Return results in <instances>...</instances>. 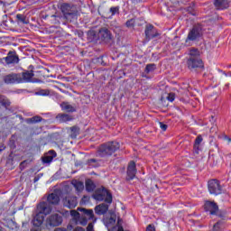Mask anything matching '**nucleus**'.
Returning a JSON list of instances; mask_svg holds the SVG:
<instances>
[{
  "mask_svg": "<svg viewBox=\"0 0 231 231\" xmlns=\"http://www.w3.org/2000/svg\"><path fill=\"white\" fill-rule=\"evenodd\" d=\"M6 64H19V56L15 51H9L7 57L4 58Z\"/></svg>",
  "mask_w": 231,
  "mask_h": 231,
  "instance_id": "15",
  "label": "nucleus"
},
{
  "mask_svg": "<svg viewBox=\"0 0 231 231\" xmlns=\"http://www.w3.org/2000/svg\"><path fill=\"white\" fill-rule=\"evenodd\" d=\"M189 59H199V51L196 48L189 49Z\"/></svg>",
  "mask_w": 231,
  "mask_h": 231,
  "instance_id": "29",
  "label": "nucleus"
},
{
  "mask_svg": "<svg viewBox=\"0 0 231 231\" xmlns=\"http://www.w3.org/2000/svg\"><path fill=\"white\" fill-rule=\"evenodd\" d=\"M51 17H54V18H56V19H62L61 16H57V15H55V14H53Z\"/></svg>",
  "mask_w": 231,
  "mask_h": 231,
  "instance_id": "47",
  "label": "nucleus"
},
{
  "mask_svg": "<svg viewBox=\"0 0 231 231\" xmlns=\"http://www.w3.org/2000/svg\"><path fill=\"white\" fill-rule=\"evenodd\" d=\"M60 190L57 189L47 197V203L49 205H59L60 203Z\"/></svg>",
  "mask_w": 231,
  "mask_h": 231,
  "instance_id": "11",
  "label": "nucleus"
},
{
  "mask_svg": "<svg viewBox=\"0 0 231 231\" xmlns=\"http://www.w3.org/2000/svg\"><path fill=\"white\" fill-rule=\"evenodd\" d=\"M62 202L64 207H67L68 208H75V207L79 205V201L75 196H67L63 199Z\"/></svg>",
  "mask_w": 231,
  "mask_h": 231,
  "instance_id": "13",
  "label": "nucleus"
},
{
  "mask_svg": "<svg viewBox=\"0 0 231 231\" xmlns=\"http://www.w3.org/2000/svg\"><path fill=\"white\" fill-rule=\"evenodd\" d=\"M48 226H60L62 225V216L58 213L52 214L46 218Z\"/></svg>",
  "mask_w": 231,
  "mask_h": 231,
  "instance_id": "8",
  "label": "nucleus"
},
{
  "mask_svg": "<svg viewBox=\"0 0 231 231\" xmlns=\"http://www.w3.org/2000/svg\"><path fill=\"white\" fill-rule=\"evenodd\" d=\"M21 82H32V79H33V72H23L20 74Z\"/></svg>",
  "mask_w": 231,
  "mask_h": 231,
  "instance_id": "22",
  "label": "nucleus"
},
{
  "mask_svg": "<svg viewBox=\"0 0 231 231\" xmlns=\"http://www.w3.org/2000/svg\"><path fill=\"white\" fill-rule=\"evenodd\" d=\"M6 149V146L5 145V143H0V152H2V151H5Z\"/></svg>",
  "mask_w": 231,
  "mask_h": 231,
  "instance_id": "41",
  "label": "nucleus"
},
{
  "mask_svg": "<svg viewBox=\"0 0 231 231\" xmlns=\"http://www.w3.org/2000/svg\"><path fill=\"white\" fill-rule=\"evenodd\" d=\"M90 163H95V162H97L95 159H90L89 160Z\"/></svg>",
  "mask_w": 231,
  "mask_h": 231,
  "instance_id": "49",
  "label": "nucleus"
},
{
  "mask_svg": "<svg viewBox=\"0 0 231 231\" xmlns=\"http://www.w3.org/2000/svg\"><path fill=\"white\" fill-rule=\"evenodd\" d=\"M71 185H73L74 189L77 192H82L84 190V182L74 180L71 181Z\"/></svg>",
  "mask_w": 231,
  "mask_h": 231,
  "instance_id": "25",
  "label": "nucleus"
},
{
  "mask_svg": "<svg viewBox=\"0 0 231 231\" xmlns=\"http://www.w3.org/2000/svg\"><path fill=\"white\" fill-rule=\"evenodd\" d=\"M52 210L53 208L46 201L40 202L37 205V212H40L43 216H50Z\"/></svg>",
  "mask_w": 231,
  "mask_h": 231,
  "instance_id": "9",
  "label": "nucleus"
},
{
  "mask_svg": "<svg viewBox=\"0 0 231 231\" xmlns=\"http://www.w3.org/2000/svg\"><path fill=\"white\" fill-rule=\"evenodd\" d=\"M25 122L26 124H39V122H42V117L35 116L31 118H27Z\"/></svg>",
  "mask_w": 231,
  "mask_h": 231,
  "instance_id": "30",
  "label": "nucleus"
},
{
  "mask_svg": "<svg viewBox=\"0 0 231 231\" xmlns=\"http://www.w3.org/2000/svg\"><path fill=\"white\" fill-rule=\"evenodd\" d=\"M21 74H8L4 77L5 84H15V82L21 83Z\"/></svg>",
  "mask_w": 231,
  "mask_h": 231,
  "instance_id": "14",
  "label": "nucleus"
},
{
  "mask_svg": "<svg viewBox=\"0 0 231 231\" xmlns=\"http://www.w3.org/2000/svg\"><path fill=\"white\" fill-rule=\"evenodd\" d=\"M127 176L129 180H134L136 176V163L134 161H131L128 164Z\"/></svg>",
  "mask_w": 231,
  "mask_h": 231,
  "instance_id": "17",
  "label": "nucleus"
},
{
  "mask_svg": "<svg viewBox=\"0 0 231 231\" xmlns=\"http://www.w3.org/2000/svg\"><path fill=\"white\" fill-rule=\"evenodd\" d=\"M73 231H86V229H84V228L81 227V226H78V227H76Z\"/></svg>",
  "mask_w": 231,
  "mask_h": 231,
  "instance_id": "45",
  "label": "nucleus"
},
{
  "mask_svg": "<svg viewBox=\"0 0 231 231\" xmlns=\"http://www.w3.org/2000/svg\"><path fill=\"white\" fill-rule=\"evenodd\" d=\"M203 142V137H201V135H199L196 140H195V143H194V149H196L197 151L199 150V144Z\"/></svg>",
  "mask_w": 231,
  "mask_h": 231,
  "instance_id": "33",
  "label": "nucleus"
},
{
  "mask_svg": "<svg viewBox=\"0 0 231 231\" xmlns=\"http://www.w3.org/2000/svg\"><path fill=\"white\" fill-rule=\"evenodd\" d=\"M219 225H220L219 222H217V224H215L214 226H213V230H214V231H217V228H219Z\"/></svg>",
  "mask_w": 231,
  "mask_h": 231,
  "instance_id": "43",
  "label": "nucleus"
},
{
  "mask_svg": "<svg viewBox=\"0 0 231 231\" xmlns=\"http://www.w3.org/2000/svg\"><path fill=\"white\" fill-rule=\"evenodd\" d=\"M127 28H134V19H130L126 22Z\"/></svg>",
  "mask_w": 231,
  "mask_h": 231,
  "instance_id": "34",
  "label": "nucleus"
},
{
  "mask_svg": "<svg viewBox=\"0 0 231 231\" xmlns=\"http://www.w3.org/2000/svg\"><path fill=\"white\" fill-rule=\"evenodd\" d=\"M109 210V205L102 203L95 208V212L97 214V216H104Z\"/></svg>",
  "mask_w": 231,
  "mask_h": 231,
  "instance_id": "19",
  "label": "nucleus"
},
{
  "mask_svg": "<svg viewBox=\"0 0 231 231\" xmlns=\"http://www.w3.org/2000/svg\"><path fill=\"white\" fill-rule=\"evenodd\" d=\"M97 38L100 41H103V42H113V34L111 33V31H109V29H107L106 27L99 29L97 32Z\"/></svg>",
  "mask_w": 231,
  "mask_h": 231,
  "instance_id": "7",
  "label": "nucleus"
},
{
  "mask_svg": "<svg viewBox=\"0 0 231 231\" xmlns=\"http://www.w3.org/2000/svg\"><path fill=\"white\" fill-rule=\"evenodd\" d=\"M40 95H42V96L50 95V91L42 90V91L40 92Z\"/></svg>",
  "mask_w": 231,
  "mask_h": 231,
  "instance_id": "44",
  "label": "nucleus"
},
{
  "mask_svg": "<svg viewBox=\"0 0 231 231\" xmlns=\"http://www.w3.org/2000/svg\"><path fill=\"white\" fill-rule=\"evenodd\" d=\"M45 215H42V213H40L37 211L36 215L34 216L33 218V226H41L42 223H44V217Z\"/></svg>",
  "mask_w": 231,
  "mask_h": 231,
  "instance_id": "20",
  "label": "nucleus"
},
{
  "mask_svg": "<svg viewBox=\"0 0 231 231\" xmlns=\"http://www.w3.org/2000/svg\"><path fill=\"white\" fill-rule=\"evenodd\" d=\"M57 120L60 122V124H64L65 122H71L73 120V116L68 114H59L56 116Z\"/></svg>",
  "mask_w": 231,
  "mask_h": 231,
  "instance_id": "21",
  "label": "nucleus"
},
{
  "mask_svg": "<svg viewBox=\"0 0 231 231\" xmlns=\"http://www.w3.org/2000/svg\"><path fill=\"white\" fill-rule=\"evenodd\" d=\"M0 6H5V2L0 0Z\"/></svg>",
  "mask_w": 231,
  "mask_h": 231,
  "instance_id": "50",
  "label": "nucleus"
},
{
  "mask_svg": "<svg viewBox=\"0 0 231 231\" xmlns=\"http://www.w3.org/2000/svg\"><path fill=\"white\" fill-rule=\"evenodd\" d=\"M159 125L162 131H167V125L163 124L162 122H159Z\"/></svg>",
  "mask_w": 231,
  "mask_h": 231,
  "instance_id": "39",
  "label": "nucleus"
},
{
  "mask_svg": "<svg viewBox=\"0 0 231 231\" xmlns=\"http://www.w3.org/2000/svg\"><path fill=\"white\" fill-rule=\"evenodd\" d=\"M55 231H67V230L63 228H57Z\"/></svg>",
  "mask_w": 231,
  "mask_h": 231,
  "instance_id": "48",
  "label": "nucleus"
},
{
  "mask_svg": "<svg viewBox=\"0 0 231 231\" xmlns=\"http://www.w3.org/2000/svg\"><path fill=\"white\" fill-rule=\"evenodd\" d=\"M88 41L89 42H93V41L98 40V34H97V32L90 30L87 32Z\"/></svg>",
  "mask_w": 231,
  "mask_h": 231,
  "instance_id": "27",
  "label": "nucleus"
},
{
  "mask_svg": "<svg viewBox=\"0 0 231 231\" xmlns=\"http://www.w3.org/2000/svg\"><path fill=\"white\" fill-rule=\"evenodd\" d=\"M154 69H156V64L151 63V64L146 65L144 71H145V73L149 74V73H152V71H154Z\"/></svg>",
  "mask_w": 231,
  "mask_h": 231,
  "instance_id": "32",
  "label": "nucleus"
},
{
  "mask_svg": "<svg viewBox=\"0 0 231 231\" xmlns=\"http://www.w3.org/2000/svg\"><path fill=\"white\" fill-rule=\"evenodd\" d=\"M201 35H203V32L201 30V26L195 25L189 32L187 39H186V42H189V41H191V42L198 41V39H199V37H201Z\"/></svg>",
  "mask_w": 231,
  "mask_h": 231,
  "instance_id": "6",
  "label": "nucleus"
},
{
  "mask_svg": "<svg viewBox=\"0 0 231 231\" xmlns=\"http://www.w3.org/2000/svg\"><path fill=\"white\" fill-rule=\"evenodd\" d=\"M0 104L3 106V107H5V109H8V106H11L10 99H7L6 97L0 95Z\"/></svg>",
  "mask_w": 231,
  "mask_h": 231,
  "instance_id": "28",
  "label": "nucleus"
},
{
  "mask_svg": "<svg viewBox=\"0 0 231 231\" xmlns=\"http://www.w3.org/2000/svg\"><path fill=\"white\" fill-rule=\"evenodd\" d=\"M214 5L217 10H226L230 6V0H215Z\"/></svg>",
  "mask_w": 231,
  "mask_h": 231,
  "instance_id": "18",
  "label": "nucleus"
},
{
  "mask_svg": "<svg viewBox=\"0 0 231 231\" xmlns=\"http://www.w3.org/2000/svg\"><path fill=\"white\" fill-rule=\"evenodd\" d=\"M174 98H176L174 93H170L167 97V100H169V102H174Z\"/></svg>",
  "mask_w": 231,
  "mask_h": 231,
  "instance_id": "36",
  "label": "nucleus"
},
{
  "mask_svg": "<svg viewBox=\"0 0 231 231\" xmlns=\"http://www.w3.org/2000/svg\"><path fill=\"white\" fill-rule=\"evenodd\" d=\"M70 216L72 217V219L75 221L76 225H81V226H86V225H88V221L95 217L93 209H86L84 208H79L78 211L70 210Z\"/></svg>",
  "mask_w": 231,
  "mask_h": 231,
  "instance_id": "1",
  "label": "nucleus"
},
{
  "mask_svg": "<svg viewBox=\"0 0 231 231\" xmlns=\"http://www.w3.org/2000/svg\"><path fill=\"white\" fill-rule=\"evenodd\" d=\"M65 189H69V187H66Z\"/></svg>",
  "mask_w": 231,
  "mask_h": 231,
  "instance_id": "55",
  "label": "nucleus"
},
{
  "mask_svg": "<svg viewBox=\"0 0 231 231\" xmlns=\"http://www.w3.org/2000/svg\"><path fill=\"white\" fill-rule=\"evenodd\" d=\"M146 231H156V228L154 227V225L150 224L147 226Z\"/></svg>",
  "mask_w": 231,
  "mask_h": 231,
  "instance_id": "38",
  "label": "nucleus"
},
{
  "mask_svg": "<svg viewBox=\"0 0 231 231\" xmlns=\"http://www.w3.org/2000/svg\"><path fill=\"white\" fill-rule=\"evenodd\" d=\"M31 231H39V229H31Z\"/></svg>",
  "mask_w": 231,
  "mask_h": 231,
  "instance_id": "53",
  "label": "nucleus"
},
{
  "mask_svg": "<svg viewBox=\"0 0 231 231\" xmlns=\"http://www.w3.org/2000/svg\"><path fill=\"white\" fill-rule=\"evenodd\" d=\"M144 33L146 42H149L151 39H154L158 37V35H160V33H158V31L152 24L146 25Z\"/></svg>",
  "mask_w": 231,
  "mask_h": 231,
  "instance_id": "10",
  "label": "nucleus"
},
{
  "mask_svg": "<svg viewBox=\"0 0 231 231\" xmlns=\"http://www.w3.org/2000/svg\"><path fill=\"white\" fill-rule=\"evenodd\" d=\"M205 210H207V212H209L211 216H214L217 213L219 208L217 207V204H216L215 202L207 201L205 203Z\"/></svg>",
  "mask_w": 231,
  "mask_h": 231,
  "instance_id": "16",
  "label": "nucleus"
},
{
  "mask_svg": "<svg viewBox=\"0 0 231 231\" xmlns=\"http://www.w3.org/2000/svg\"><path fill=\"white\" fill-rule=\"evenodd\" d=\"M117 231H124V227L119 226Z\"/></svg>",
  "mask_w": 231,
  "mask_h": 231,
  "instance_id": "51",
  "label": "nucleus"
},
{
  "mask_svg": "<svg viewBox=\"0 0 231 231\" xmlns=\"http://www.w3.org/2000/svg\"><path fill=\"white\" fill-rule=\"evenodd\" d=\"M39 181V179L37 177L34 178V182Z\"/></svg>",
  "mask_w": 231,
  "mask_h": 231,
  "instance_id": "52",
  "label": "nucleus"
},
{
  "mask_svg": "<svg viewBox=\"0 0 231 231\" xmlns=\"http://www.w3.org/2000/svg\"><path fill=\"white\" fill-rule=\"evenodd\" d=\"M87 231H95L93 227V223H89L87 226Z\"/></svg>",
  "mask_w": 231,
  "mask_h": 231,
  "instance_id": "40",
  "label": "nucleus"
},
{
  "mask_svg": "<svg viewBox=\"0 0 231 231\" xmlns=\"http://www.w3.org/2000/svg\"><path fill=\"white\" fill-rule=\"evenodd\" d=\"M119 10L120 9L118 7H111L110 8V12L112 13V15L118 14Z\"/></svg>",
  "mask_w": 231,
  "mask_h": 231,
  "instance_id": "37",
  "label": "nucleus"
},
{
  "mask_svg": "<svg viewBox=\"0 0 231 231\" xmlns=\"http://www.w3.org/2000/svg\"><path fill=\"white\" fill-rule=\"evenodd\" d=\"M60 11L63 14V19H65L69 23H71L73 19H77V17H79V10L77 9V6L71 4H62L60 5Z\"/></svg>",
  "mask_w": 231,
  "mask_h": 231,
  "instance_id": "2",
  "label": "nucleus"
},
{
  "mask_svg": "<svg viewBox=\"0 0 231 231\" xmlns=\"http://www.w3.org/2000/svg\"><path fill=\"white\" fill-rule=\"evenodd\" d=\"M57 156V153L55 152V151L51 150L49 152L48 155H45L42 158V162L43 163H51V162H53V158H55Z\"/></svg>",
  "mask_w": 231,
  "mask_h": 231,
  "instance_id": "23",
  "label": "nucleus"
},
{
  "mask_svg": "<svg viewBox=\"0 0 231 231\" xmlns=\"http://www.w3.org/2000/svg\"><path fill=\"white\" fill-rule=\"evenodd\" d=\"M85 187H86L87 192H93V190H95L97 186L95 185V182L91 180V179H88L85 181Z\"/></svg>",
  "mask_w": 231,
  "mask_h": 231,
  "instance_id": "26",
  "label": "nucleus"
},
{
  "mask_svg": "<svg viewBox=\"0 0 231 231\" xmlns=\"http://www.w3.org/2000/svg\"><path fill=\"white\" fill-rule=\"evenodd\" d=\"M63 111H67V113H75L77 111V108L75 106H71L69 103L63 102L60 105Z\"/></svg>",
  "mask_w": 231,
  "mask_h": 231,
  "instance_id": "24",
  "label": "nucleus"
},
{
  "mask_svg": "<svg viewBox=\"0 0 231 231\" xmlns=\"http://www.w3.org/2000/svg\"><path fill=\"white\" fill-rule=\"evenodd\" d=\"M16 21L21 24H28L29 23L26 15L21 14H16Z\"/></svg>",
  "mask_w": 231,
  "mask_h": 231,
  "instance_id": "31",
  "label": "nucleus"
},
{
  "mask_svg": "<svg viewBox=\"0 0 231 231\" xmlns=\"http://www.w3.org/2000/svg\"><path fill=\"white\" fill-rule=\"evenodd\" d=\"M120 149V143L118 142H108L101 144L97 149V154L104 158V156H111L114 152H116Z\"/></svg>",
  "mask_w": 231,
  "mask_h": 231,
  "instance_id": "3",
  "label": "nucleus"
},
{
  "mask_svg": "<svg viewBox=\"0 0 231 231\" xmlns=\"http://www.w3.org/2000/svg\"><path fill=\"white\" fill-rule=\"evenodd\" d=\"M208 192L214 196H219V194H223V186H221V182L216 179L208 180Z\"/></svg>",
  "mask_w": 231,
  "mask_h": 231,
  "instance_id": "5",
  "label": "nucleus"
},
{
  "mask_svg": "<svg viewBox=\"0 0 231 231\" xmlns=\"http://www.w3.org/2000/svg\"><path fill=\"white\" fill-rule=\"evenodd\" d=\"M225 140H226V142H228V143H230V142H231V138L228 136H225Z\"/></svg>",
  "mask_w": 231,
  "mask_h": 231,
  "instance_id": "46",
  "label": "nucleus"
},
{
  "mask_svg": "<svg viewBox=\"0 0 231 231\" xmlns=\"http://www.w3.org/2000/svg\"><path fill=\"white\" fill-rule=\"evenodd\" d=\"M189 69H198L203 68V60L201 58L189 59L187 61Z\"/></svg>",
  "mask_w": 231,
  "mask_h": 231,
  "instance_id": "12",
  "label": "nucleus"
},
{
  "mask_svg": "<svg viewBox=\"0 0 231 231\" xmlns=\"http://www.w3.org/2000/svg\"><path fill=\"white\" fill-rule=\"evenodd\" d=\"M93 198L94 199H97V201H106V203L113 202V196L107 189H106V188L97 189L93 194Z\"/></svg>",
  "mask_w": 231,
  "mask_h": 231,
  "instance_id": "4",
  "label": "nucleus"
},
{
  "mask_svg": "<svg viewBox=\"0 0 231 231\" xmlns=\"http://www.w3.org/2000/svg\"><path fill=\"white\" fill-rule=\"evenodd\" d=\"M111 219V221H114L115 222V219H113V218H110Z\"/></svg>",
  "mask_w": 231,
  "mask_h": 231,
  "instance_id": "54",
  "label": "nucleus"
},
{
  "mask_svg": "<svg viewBox=\"0 0 231 231\" xmlns=\"http://www.w3.org/2000/svg\"><path fill=\"white\" fill-rule=\"evenodd\" d=\"M70 131L74 133V134H79V132L80 131V128L79 126H72L70 127Z\"/></svg>",
  "mask_w": 231,
  "mask_h": 231,
  "instance_id": "35",
  "label": "nucleus"
},
{
  "mask_svg": "<svg viewBox=\"0 0 231 231\" xmlns=\"http://www.w3.org/2000/svg\"><path fill=\"white\" fill-rule=\"evenodd\" d=\"M82 203H86L87 201H89V197L84 196L81 199Z\"/></svg>",
  "mask_w": 231,
  "mask_h": 231,
  "instance_id": "42",
  "label": "nucleus"
}]
</instances>
